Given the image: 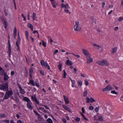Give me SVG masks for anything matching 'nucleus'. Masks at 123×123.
<instances>
[{
  "label": "nucleus",
  "instance_id": "obj_1",
  "mask_svg": "<svg viewBox=\"0 0 123 123\" xmlns=\"http://www.w3.org/2000/svg\"><path fill=\"white\" fill-rule=\"evenodd\" d=\"M96 63L101 66L105 65L106 66H108L109 65V63L106 60H103L101 61H97Z\"/></svg>",
  "mask_w": 123,
  "mask_h": 123
},
{
  "label": "nucleus",
  "instance_id": "obj_2",
  "mask_svg": "<svg viewBox=\"0 0 123 123\" xmlns=\"http://www.w3.org/2000/svg\"><path fill=\"white\" fill-rule=\"evenodd\" d=\"M0 90H2L4 91H7L8 90V83L6 82L4 85H0Z\"/></svg>",
  "mask_w": 123,
  "mask_h": 123
},
{
  "label": "nucleus",
  "instance_id": "obj_3",
  "mask_svg": "<svg viewBox=\"0 0 123 123\" xmlns=\"http://www.w3.org/2000/svg\"><path fill=\"white\" fill-rule=\"evenodd\" d=\"M40 63L42 66L44 67L45 68H47L49 70L50 69V68L47 62L43 60H42L41 61Z\"/></svg>",
  "mask_w": 123,
  "mask_h": 123
},
{
  "label": "nucleus",
  "instance_id": "obj_4",
  "mask_svg": "<svg viewBox=\"0 0 123 123\" xmlns=\"http://www.w3.org/2000/svg\"><path fill=\"white\" fill-rule=\"evenodd\" d=\"M75 25L74 26V29L76 31H79L81 30V28L79 26V22L76 21L75 23Z\"/></svg>",
  "mask_w": 123,
  "mask_h": 123
},
{
  "label": "nucleus",
  "instance_id": "obj_5",
  "mask_svg": "<svg viewBox=\"0 0 123 123\" xmlns=\"http://www.w3.org/2000/svg\"><path fill=\"white\" fill-rule=\"evenodd\" d=\"M112 88L111 86L109 85L107 86L105 88L103 89V91H110L112 90Z\"/></svg>",
  "mask_w": 123,
  "mask_h": 123
},
{
  "label": "nucleus",
  "instance_id": "obj_6",
  "mask_svg": "<svg viewBox=\"0 0 123 123\" xmlns=\"http://www.w3.org/2000/svg\"><path fill=\"white\" fill-rule=\"evenodd\" d=\"M86 57L87 60V63H89L93 62V60L91 57V55Z\"/></svg>",
  "mask_w": 123,
  "mask_h": 123
},
{
  "label": "nucleus",
  "instance_id": "obj_7",
  "mask_svg": "<svg viewBox=\"0 0 123 123\" xmlns=\"http://www.w3.org/2000/svg\"><path fill=\"white\" fill-rule=\"evenodd\" d=\"M36 97V94H35L33 96H32L31 97V98L36 103H37L38 105L39 104V102L37 100Z\"/></svg>",
  "mask_w": 123,
  "mask_h": 123
},
{
  "label": "nucleus",
  "instance_id": "obj_8",
  "mask_svg": "<svg viewBox=\"0 0 123 123\" xmlns=\"http://www.w3.org/2000/svg\"><path fill=\"white\" fill-rule=\"evenodd\" d=\"M82 50L84 54L86 57L91 55L88 52L87 50L85 49H83Z\"/></svg>",
  "mask_w": 123,
  "mask_h": 123
},
{
  "label": "nucleus",
  "instance_id": "obj_9",
  "mask_svg": "<svg viewBox=\"0 0 123 123\" xmlns=\"http://www.w3.org/2000/svg\"><path fill=\"white\" fill-rule=\"evenodd\" d=\"M32 104V103L31 101L30 102H27V104L28 108L31 110H32L33 109V107L31 105Z\"/></svg>",
  "mask_w": 123,
  "mask_h": 123
},
{
  "label": "nucleus",
  "instance_id": "obj_10",
  "mask_svg": "<svg viewBox=\"0 0 123 123\" xmlns=\"http://www.w3.org/2000/svg\"><path fill=\"white\" fill-rule=\"evenodd\" d=\"M51 3L54 8H56L58 4V3L56 2L55 0L51 1Z\"/></svg>",
  "mask_w": 123,
  "mask_h": 123
},
{
  "label": "nucleus",
  "instance_id": "obj_11",
  "mask_svg": "<svg viewBox=\"0 0 123 123\" xmlns=\"http://www.w3.org/2000/svg\"><path fill=\"white\" fill-rule=\"evenodd\" d=\"M6 73H5V72L3 68L0 66V74L1 75H4Z\"/></svg>",
  "mask_w": 123,
  "mask_h": 123
},
{
  "label": "nucleus",
  "instance_id": "obj_12",
  "mask_svg": "<svg viewBox=\"0 0 123 123\" xmlns=\"http://www.w3.org/2000/svg\"><path fill=\"white\" fill-rule=\"evenodd\" d=\"M112 110V106L111 105H109L108 106L107 109V111L109 112L111 111Z\"/></svg>",
  "mask_w": 123,
  "mask_h": 123
},
{
  "label": "nucleus",
  "instance_id": "obj_13",
  "mask_svg": "<svg viewBox=\"0 0 123 123\" xmlns=\"http://www.w3.org/2000/svg\"><path fill=\"white\" fill-rule=\"evenodd\" d=\"M62 106L64 109L70 112H71L70 111V109L68 107H67V106L66 105H63Z\"/></svg>",
  "mask_w": 123,
  "mask_h": 123
},
{
  "label": "nucleus",
  "instance_id": "obj_14",
  "mask_svg": "<svg viewBox=\"0 0 123 123\" xmlns=\"http://www.w3.org/2000/svg\"><path fill=\"white\" fill-rule=\"evenodd\" d=\"M6 94L9 96V97H10L11 95H12L13 94V92L12 91H8V92H6Z\"/></svg>",
  "mask_w": 123,
  "mask_h": 123
},
{
  "label": "nucleus",
  "instance_id": "obj_15",
  "mask_svg": "<svg viewBox=\"0 0 123 123\" xmlns=\"http://www.w3.org/2000/svg\"><path fill=\"white\" fill-rule=\"evenodd\" d=\"M66 64L68 66H70L73 64V63L69 60H67L66 62Z\"/></svg>",
  "mask_w": 123,
  "mask_h": 123
},
{
  "label": "nucleus",
  "instance_id": "obj_16",
  "mask_svg": "<svg viewBox=\"0 0 123 123\" xmlns=\"http://www.w3.org/2000/svg\"><path fill=\"white\" fill-rule=\"evenodd\" d=\"M4 77V79L5 81H6L7 80H8L9 78V77L7 75V74H5Z\"/></svg>",
  "mask_w": 123,
  "mask_h": 123
},
{
  "label": "nucleus",
  "instance_id": "obj_17",
  "mask_svg": "<svg viewBox=\"0 0 123 123\" xmlns=\"http://www.w3.org/2000/svg\"><path fill=\"white\" fill-rule=\"evenodd\" d=\"M19 92L22 94H23L25 92L24 90L22 88L19 89Z\"/></svg>",
  "mask_w": 123,
  "mask_h": 123
},
{
  "label": "nucleus",
  "instance_id": "obj_18",
  "mask_svg": "<svg viewBox=\"0 0 123 123\" xmlns=\"http://www.w3.org/2000/svg\"><path fill=\"white\" fill-rule=\"evenodd\" d=\"M30 83L33 86H34L35 85L34 84V81L33 80H31L29 81V82L28 83V84L30 85Z\"/></svg>",
  "mask_w": 123,
  "mask_h": 123
},
{
  "label": "nucleus",
  "instance_id": "obj_19",
  "mask_svg": "<svg viewBox=\"0 0 123 123\" xmlns=\"http://www.w3.org/2000/svg\"><path fill=\"white\" fill-rule=\"evenodd\" d=\"M23 99L24 101L27 102V103L31 101L29 98L26 97H24L23 98Z\"/></svg>",
  "mask_w": 123,
  "mask_h": 123
},
{
  "label": "nucleus",
  "instance_id": "obj_20",
  "mask_svg": "<svg viewBox=\"0 0 123 123\" xmlns=\"http://www.w3.org/2000/svg\"><path fill=\"white\" fill-rule=\"evenodd\" d=\"M117 49V48L116 47H115L112 49V51L111 52L113 53H116Z\"/></svg>",
  "mask_w": 123,
  "mask_h": 123
},
{
  "label": "nucleus",
  "instance_id": "obj_21",
  "mask_svg": "<svg viewBox=\"0 0 123 123\" xmlns=\"http://www.w3.org/2000/svg\"><path fill=\"white\" fill-rule=\"evenodd\" d=\"M9 96L6 93L5 95L3 98V100L4 99H6L8 98H9Z\"/></svg>",
  "mask_w": 123,
  "mask_h": 123
},
{
  "label": "nucleus",
  "instance_id": "obj_22",
  "mask_svg": "<svg viewBox=\"0 0 123 123\" xmlns=\"http://www.w3.org/2000/svg\"><path fill=\"white\" fill-rule=\"evenodd\" d=\"M20 40H18L16 42V45L18 47V48L19 46V45L20 44Z\"/></svg>",
  "mask_w": 123,
  "mask_h": 123
},
{
  "label": "nucleus",
  "instance_id": "obj_23",
  "mask_svg": "<svg viewBox=\"0 0 123 123\" xmlns=\"http://www.w3.org/2000/svg\"><path fill=\"white\" fill-rule=\"evenodd\" d=\"M33 67H31L30 68V69L29 70V73L32 74L33 72Z\"/></svg>",
  "mask_w": 123,
  "mask_h": 123
},
{
  "label": "nucleus",
  "instance_id": "obj_24",
  "mask_svg": "<svg viewBox=\"0 0 123 123\" xmlns=\"http://www.w3.org/2000/svg\"><path fill=\"white\" fill-rule=\"evenodd\" d=\"M47 121L49 123H53V121L52 119L49 118L47 120Z\"/></svg>",
  "mask_w": 123,
  "mask_h": 123
},
{
  "label": "nucleus",
  "instance_id": "obj_25",
  "mask_svg": "<svg viewBox=\"0 0 123 123\" xmlns=\"http://www.w3.org/2000/svg\"><path fill=\"white\" fill-rule=\"evenodd\" d=\"M39 72L40 74L43 75H44V72L41 69L39 70Z\"/></svg>",
  "mask_w": 123,
  "mask_h": 123
},
{
  "label": "nucleus",
  "instance_id": "obj_26",
  "mask_svg": "<svg viewBox=\"0 0 123 123\" xmlns=\"http://www.w3.org/2000/svg\"><path fill=\"white\" fill-rule=\"evenodd\" d=\"M98 120L100 121H102L103 120V117L101 115H100L98 117Z\"/></svg>",
  "mask_w": 123,
  "mask_h": 123
},
{
  "label": "nucleus",
  "instance_id": "obj_27",
  "mask_svg": "<svg viewBox=\"0 0 123 123\" xmlns=\"http://www.w3.org/2000/svg\"><path fill=\"white\" fill-rule=\"evenodd\" d=\"M63 78H65L66 77V76L67 75H66V72H65V70H63Z\"/></svg>",
  "mask_w": 123,
  "mask_h": 123
},
{
  "label": "nucleus",
  "instance_id": "obj_28",
  "mask_svg": "<svg viewBox=\"0 0 123 123\" xmlns=\"http://www.w3.org/2000/svg\"><path fill=\"white\" fill-rule=\"evenodd\" d=\"M6 117V115L4 114H0V118L4 117Z\"/></svg>",
  "mask_w": 123,
  "mask_h": 123
},
{
  "label": "nucleus",
  "instance_id": "obj_29",
  "mask_svg": "<svg viewBox=\"0 0 123 123\" xmlns=\"http://www.w3.org/2000/svg\"><path fill=\"white\" fill-rule=\"evenodd\" d=\"M111 92L112 93L115 94L117 95H118V93L116 92L115 90H113L111 91Z\"/></svg>",
  "mask_w": 123,
  "mask_h": 123
},
{
  "label": "nucleus",
  "instance_id": "obj_30",
  "mask_svg": "<svg viewBox=\"0 0 123 123\" xmlns=\"http://www.w3.org/2000/svg\"><path fill=\"white\" fill-rule=\"evenodd\" d=\"M42 44L44 47H45L46 46V43L43 40H42Z\"/></svg>",
  "mask_w": 123,
  "mask_h": 123
},
{
  "label": "nucleus",
  "instance_id": "obj_31",
  "mask_svg": "<svg viewBox=\"0 0 123 123\" xmlns=\"http://www.w3.org/2000/svg\"><path fill=\"white\" fill-rule=\"evenodd\" d=\"M17 29L16 27H15L13 32V35H17Z\"/></svg>",
  "mask_w": 123,
  "mask_h": 123
},
{
  "label": "nucleus",
  "instance_id": "obj_32",
  "mask_svg": "<svg viewBox=\"0 0 123 123\" xmlns=\"http://www.w3.org/2000/svg\"><path fill=\"white\" fill-rule=\"evenodd\" d=\"M62 65L61 63H59V64L58 65V67L60 71H61V70Z\"/></svg>",
  "mask_w": 123,
  "mask_h": 123
},
{
  "label": "nucleus",
  "instance_id": "obj_33",
  "mask_svg": "<svg viewBox=\"0 0 123 123\" xmlns=\"http://www.w3.org/2000/svg\"><path fill=\"white\" fill-rule=\"evenodd\" d=\"M9 56H10L11 55V46H9Z\"/></svg>",
  "mask_w": 123,
  "mask_h": 123
},
{
  "label": "nucleus",
  "instance_id": "obj_34",
  "mask_svg": "<svg viewBox=\"0 0 123 123\" xmlns=\"http://www.w3.org/2000/svg\"><path fill=\"white\" fill-rule=\"evenodd\" d=\"M25 33L26 34V38H27L28 40V32L27 31H25Z\"/></svg>",
  "mask_w": 123,
  "mask_h": 123
},
{
  "label": "nucleus",
  "instance_id": "obj_35",
  "mask_svg": "<svg viewBox=\"0 0 123 123\" xmlns=\"http://www.w3.org/2000/svg\"><path fill=\"white\" fill-rule=\"evenodd\" d=\"M65 9H69L70 8V7L69 6V5L68 4H66L65 5Z\"/></svg>",
  "mask_w": 123,
  "mask_h": 123
},
{
  "label": "nucleus",
  "instance_id": "obj_36",
  "mask_svg": "<svg viewBox=\"0 0 123 123\" xmlns=\"http://www.w3.org/2000/svg\"><path fill=\"white\" fill-rule=\"evenodd\" d=\"M81 114L82 116L84 118V119L86 120L87 121H88V120H89L88 119H87L86 118L85 116L84 115V114H83L82 113H81Z\"/></svg>",
  "mask_w": 123,
  "mask_h": 123
},
{
  "label": "nucleus",
  "instance_id": "obj_37",
  "mask_svg": "<svg viewBox=\"0 0 123 123\" xmlns=\"http://www.w3.org/2000/svg\"><path fill=\"white\" fill-rule=\"evenodd\" d=\"M1 20L3 22V24H6V23H7V22L6 21L4 18H2L1 19Z\"/></svg>",
  "mask_w": 123,
  "mask_h": 123
},
{
  "label": "nucleus",
  "instance_id": "obj_38",
  "mask_svg": "<svg viewBox=\"0 0 123 123\" xmlns=\"http://www.w3.org/2000/svg\"><path fill=\"white\" fill-rule=\"evenodd\" d=\"M35 85L38 87H39V83L37 80L35 81Z\"/></svg>",
  "mask_w": 123,
  "mask_h": 123
},
{
  "label": "nucleus",
  "instance_id": "obj_39",
  "mask_svg": "<svg viewBox=\"0 0 123 123\" xmlns=\"http://www.w3.org/2000/svg\"><path fill=\"white\" fill-rule=\"evenodd\" d=\"M68 9H65V12L67 13H69V14H70L71 13V12L69 11L68 10Z\"/></svg>",
  "mask_w": 123,
  "mask_h": 123
},
{
  "label": "nucleus",
  "instance_id": "obj_40",
  "mask_svg": "<svg viewBox=\"0 0 123 123\" xmlns=\"http://www.w3.org/2000/svg\"><path fill=\"white\" fill-rule=\"evenodd\" d=\"M87 91H85L84 92L83 96L84 97H86L87 95Z\"/></svg>",
  "mask_w": 123,
  "mask_h": 123
},
{
  "label": "nucleus",
  "instance_id": "obj_41",
  "mask_svg": "<svg viewBox=\"0 0 123 123\" xmlns=\"http://www.w3.org/2000/svg\"><path fill=\"white\" fill-rule=\"evenodd\" d=\"M27 72L26 69L25 70V75L26 77H27Z\"/></svg>",
  "mask_w": 123,
  "mask_h": 123
},
{
  "label": "nucleus",
  "instance_id": "obj_42",
  "mask_svg": "<svg viewBox=\"0 0 123 123\" xmlns=\"http://www.w3.org/2000/svg\"><path fill=\"white\" fill-rule=\"evenodd\" d=\"M123 20V17H120L118 19V20L119 22Z\"/></svg>",
  "mask_w": 123,
  "mask_h": 123
},
{
  "label": "nucleus",
  "instance_id": "obj_43",
  "mask_svg": "<svg viewBox=\"0 0 123 123\" xmlns=\"http://www.w3.org/2000/svg\"><path fill=\"white\" fill-rule=\"evenodd\" d=\"M90 102H94L95 101V100L92 98H91L90 99Z\"/></svg>",
  "mask_w": 123,
  "mask_h": 123
},
{
  "label": "nucleus",
  "instance_id": "obj_44",
  "mask_svg": "<svg viewBox=\"0 0 123 123\" xmlns=\"http://www.w3.org/2000/svg\"><path fill=\"white\" fill-rule=\"evenodd\" d=\"M74 73L75 74H77V69L75 68H74Z\"/></svg>",
  "mask_w": 123,
  "mask_h": 123
},
{
  "label": "nucleus",
  "instance_id": "obj_45",
  "mask_svg": "<svg viewBox=\"0 0 123 123\" xmlns=\"http://www.w3.org/2000/svg\"><path fill=\"white\" fill-rule=\"evenodd\" d=\"M86 99L87 101L86 102L87 103H89L90 102V100L89 98H88L87 97L86 98Z\"/></svg>",
  "mask_w": 123,
  "mask_h": 123
},
{
  "label": "nucleus",
  "instance_id": "obj_46",
  "mask_svg": "<svg viewBox=\"0 0 123 123\" xmlns=\"http://www.w3.org/2000/svg\"><path fill=\"white\" fill-rule=\"evenodd\" d=\"M34 112L37 116L39 117L40 116V115L35 110H34Z\"/></svg>",
  "mask_w": 123,
  "mask_h": 123
},
{
  "label": "nucleus",
  "instance_id": "obj_47",
  "mask_svg": "<svg viewBox=\"0 0 123 123\" xmlns=\"http://www.w3.org/2000/svg\"><path fill=\"white\" fill-rule=\"evenodd\" d=\"M28 27L30 28L33 27L32 25L30 23H28Z\"/></svg>",
  "mask_w": 123,
  "mask_h": 123
},
{
  "label": "nucleus",
  "instance_id": "obj_48",
  "mask_svg": "<svg viewBox=\"0 0 123 123\" xmlns=\"http://www.w3.org/2000/svg\"><path fill=\"white\" fill-rule=\"evenodd\" d=\"M93 109L94 107L92 106H90L89 107V109L90 110H93Z\"/></svg>",
  "mask_w": 123,
  "mask_h": 123
},
{
  "label": "nucleus",
  "instance_id": "obj_49",
  "mask_svg": "<svg viewBox=\"0 0 123 123\" xmlns=\"http://www.w3.org/2000/svg\"><path fill=\"white\" fill-rule=\"evenodd\" d=\"M85 83L86 85V86H88L89 84L88 82L86 80H85Z\"/></svg>",
  "mask_w": 123,
  "mask_h": 123
},
{
  "label": "nucleus",
  "instance_id": "obj_50",
  "mask_svg": "<svg viewBox=\"0 0 123 123\" xmlns=\"http://www.w3.org/2000/svg\"><path fill=\"white\" fill-rule=\"evenodd\" d=\"M68 99L67 100L65 101V103L66 104H67L69 103V101H68Z\"/></svg>",
  "mask_w": 123,
  "mask_h": 123
},
{
  "label": "nucleus",
  "instance_id": "obj_51",
  "mask_svg": "<svg viewBox=\"0 0 123 123\" xmlns=\"http://www.w3.org/2000/svg\"><path fill=\"white\" fill-rule=\"evenodd\" d=\"M72 54L78 58H79L80 57V55H75L73 53H72Z\"/></svg>",
  "mask_w": 123,
  "mask_h": 123
},
{
  "label": "nucleus",
  "instance_id": "obj_52",
  "mask_svg": "<svg viewBox=\"0 0 123 123\" xmlns=\"http://www.w3.org/2000/svg\"><path fill=\"white\" fill-rule=\"evenodd\" d=\"M82 82L80 80L79 81L78 83V85H80V86H81L82 85Z\"/></svg>",
  "mask_w": 123,
  "mask_h": 123
},
{
  "label": "nucleus",
  "instance_id": "obj_53",
  "mask_svg": "<svg viewBox=\"0 0 123 123\" xmlns=\"http://www.w3.org/2000/svg\"><path fill=\"white\" fill-rule=\"evenodd\" d=\"M76 121L79 122L80 120V118L79 117H77L75 119Z\"/></svg>",
  "mask_w": 123,
  "mask_h": 123
},
{
  "label": "nucleus",
  "instance_id": "obj_54",
  "mask_svg": "<svg viewBox=\"0 0 123 123\" xmlns=\"http://www.w3.org/2000/svg\"><path fill=\"white\" fill-rule=\"evenodd\" d=\"M33 17L34 18H37L36 16V14L35 12H34L33 13Z\"/></svg>",
  "mask_w": 123,
  "mask_h": 123
},
{
  "label": "nucleus",
  "instance_id": "obj_55",
  "mask_svg": "<svg viewBox=\"0 0 123 123\" xmlns=\"http://www.w3.org/2000/svg\"><path fill=\"white\" fill-rule=\"evenodd\" d=\"M4 122L6 123H9V120H5L4 121Z\"/></svg>",
  "mask_w": 123,
  "mask_h": 123
},
{
  "label": "nucleus",
  "instance_id": "obj_56",
  "mask_svg": "<svg viewBox=\"0 0 123 123\" xmlns=\"http://www.w3.org/2000/svg\"><path fill=\"white\" fill-rule=\"evenodd\" d=\"M95 111L96 112H98V108L97 107H96L95 108Z\"/></svg>",
  "mask_w": 123,
  "mask_h": 123
},
{
  "label": "nucleus",
  "instance_id": "obj_57",
  "mask_svg": "<svg viewBox=\"0 0 123 123\" xmlns=\"http://www.w3.org/2000/svg\"><path fill=\"white\" fill-rule=\"evenodd\" d=\"M62 121L64 123H66V120L64 118H63L62 119Z\"/></svg>",
  "mask_w": 123,
  "mask_h": 123
},
{
  "label": "nucleus",
  "instance_id": "obj_58",
  "mask_svg": "<svg viewBox=\"0 0 123 123\" xmlns=\"http://www.w3.org/2000/svg\"><path fill=\"white\" fill-rule=\"evenodd\" d=\"M63 97L64 101L68 98V97H66V96H65L64 95H63Z\"/></svg>",
  "mask_w": 123,
  "mask_h": 123
},
{
  "label": "nucleus",
  "instance_id": "obj_59",
  "mask_svg": "<svg viewBox=\"0 0 123 123\" xmlns=\"http://www.w3.org/2000/svg\"><path fill=\"white\" fill-rule=\"evenodd\" d=\"M81 110L82 111L83 113H85V110H84V108L82 107L81 108Z\"/></svg>",
  "mask_w": 123,
  "mask_h": 123
},
{
  "label": "nucleus",
  "instance_id": "obj_60",
  "mask_svg": "<svg viewBox=\"0 0 123 123\" xmlns=\"http://www.w3.org/2000/svg\"><path fill=\"white\" fill-rule=\"evenodd\" d=\"M22 16L24 18V21H25L26 20V18L24 16L23 14H22Z\"/></svg>",
  "mask_w": 123,
  "mask_h": 123
},
{
  "label": "nucleus",
  "instance_id": "obj_61",
  "mask_svg": "<svg viewBox=\"0 0 123 123\" xmlns=\"http://www.w3.org/2000/svg\"><path fill=\"white\" fill-rule=\"evenodd\" d=\"M17 85H18V87L19 88V89L22 88L21 86V85L20 84H19L18 83Z\"/></svg>",
  "mask_w": 123,
  "mask_h": 123
},
{
  "label": "nucleus",
  "instance_id": "obj_62",
  "mask_svg": "<svg viewBox=\"0 0 123 123\" xmlns=\"http://www.w3.org/2000/svg\"><path fill=\"white\" fill-rule=\"evenodd\" d=\"M4 12L5 15L6 16H7L8 15V14L7 12H6V10H4Z\"/></svg>",
  "mask_w": 123,
  "mask_h": 123
},
{
  "label": "nucleus",
  "instance_id": "obj_63",
  "mask_svg": "<svg viewBox=\"0 0 123 123\" xmlns=\"http://www.w3.org/2000/svg\"><path fill=\"white\" fill-rule=\"evenodd\" d=\"M58 50L57 49H56L55 50V52L54 53V54H55L57 53L58 52Z\"/></svg>",
  "mask_w": 123,
  "mask_h": 123
},
{
  "label": "nucleus",
  "instance_id": "obj_64",
  "mask_svg": "<svg viewBox=\"0 0 123 123\" xmlns=\"http://www.w3.org/2000/svg\"><path fill=\"white\" fill-rule=\"evenodd\" d=\"M14 74V71H12L11 72V75H13Z\"/></svg>",
  "mask_w": 123,
  "mask_h": 123
}]
</instances>
